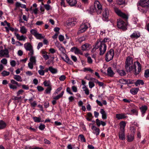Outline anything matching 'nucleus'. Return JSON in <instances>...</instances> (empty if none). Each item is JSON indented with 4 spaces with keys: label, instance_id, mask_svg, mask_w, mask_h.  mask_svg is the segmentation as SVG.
<instances>
[{
    "label": "nucleus",
    "instance_id": "63",
    "mask_svg": "<svg viewBox=\"0 0 149 149\" xmlns=\"http://www.w3.org/2000/svg\"><path fill=\"white\" fill-rule=\"evenodd\" d=\"M66 91L70 95H73V93L71 92L70 88L69 87H67L66 89Z\"/></svg>",
    "mask_w": 149,
    "mask_h": 149
},
{
    "label": "nucleus",
    "instance_id": "44",
    "mask_svg": "<svg viewBox=\"0 0 149 149\" xmlns=\"http://www.w3.org/2000/svg\"><path fill=\"white\" fill-rule=\"evenodd\" d=\"M52 89V88L51 86L47 87L45 91V92L47 94H50L51 93V91Z\"/></svg>",
    "mask_w": 149,
    "mask_h": 149
},
{
    "label": "nucleus",
    "instance_id": "26",
    "mask_svg": "<svg viewBox=\"0 0 149 149\" xmlns=\"http://www.w3.org/2000/svg\"><path fill=\"white\" fill-rule=\"evenodd\" d=\"M139 90V88H132L130 89V92L132 94L135 95L137 94Z\"/></svg>",
    "mask_w": 149,
    "mask_h": 149
},
{
    "label": "nucleus",
    "instance_id": "18",
    "mask_svg": "<svg viewBox=\"0 0 149 149\" xmlns=\"http://www.w3.org/2000/svg\"><path fill=\"white\" fill-rule=\"evenodd\" d=\"M66 1L71 6H74L77 3L76 0H66Z\"/></svg>",
    "mask_w": 149,
    "mask_h": 149
},
{
    "label": "nucleus",
    "instance_id": "20",
    "mask_svg": "<svg viewBox=\"0 0 149 149\" xmlns=\"http://www.w3.org/2000/svg\"><path fill=\"white\" fill-rule=\"evenodd\" d=\"M102 45L101 41L100 40H97L95 43V47H94V49H95L99 48L101 45Z\"/></svg>",
    "mask_w": 149,
    "mask_h": 149
},
{
    "label": "nucleus",
    "instance_id": "25",
    "mask_svg": "<svg viewBox=\"0 0 149 149\" xmlns=\"http://www.w3.org/2000/svg\"><path fill=\"white\" fill-rule=\"evenodd\" d=\"M6 124L3 120H0V130H2L6 128Z\"/></svg>",
    "mask_w": 149,
    "mask_h": 149
},
{
    "label": "nucleus",
    "instance_id": "45",
    "mask_svg": "<svg viewBox=\"0 0 149 149\" xmlns=\"http://www.w3.org/2000/svg\"><path fill=\"white\" fill-rule=\"evenodd\" d=\"M34 121L36 122H41V118L40 117H33Z\"/></svg>",
    "mask_w": 149,
    "mask_h": 149
},
{
    "label": "nucleus",
    "instance_id": "4",
    "mask_svg": "<svg viewBox=\"0 0 149 149\" xmlns=\"http://www.w3.org/2000/svg\"><path fill=\"white\" fill-rule=\"evenodd\" d=\"M94 6L97 13L98 14H100L102 11V8L99 2L97 1H95Z\"/></svg>",
    "mask_w": 149,
    "mask_h": 149
},
{
    "label": "nucleus",
    "instance_id": "33",
    "mask_svg": "<svg viewBox=\"0 0 149 149\" xmlns=\"http://www.w3.org/2000/svg\"><path fill=\"white\" fill-rule=\"evenodd\" d=\"M30 62L36 65V57L34 56H31L30 58Z\"/></svg>",
    "mask_w": 149,
    "mask_h": 149
},
{
    "label": "nucleus",
    "instance_id": "57",
    "mask_svg": "<svg viewBox=\"0 0 149 149\" xmlns=\"http://www.w3.org/2000/svg\"><path fill=\"white\" fill-rule=\"evenodd\" d=\"M38 72L39 74L41 76H43L45 74V71L43 70H40L38 71Z\"/></svg>",
    "mask_w": 149,
    "mask_h": 149
},
{
    "label": "nucleus",
    "instance_id": "17",
    "mask_svg": "<svg viewBox=\"0 0 149 149\" xmlns=\"http://www.w3.org/2000/svg\"><path fill=\"white\" fill-rule=\"evenodd\" d=\"M119 136L120 140H124L125 139L124 131H120L119 133Z\"/></svg>",
    "mask_w": 149,
    "mask_h": 149
},
{
    "label": "nucleus",
    "instance_id": "43",
    "mask_svg": "<svg viewBox=\"0 0 149 149\" xmlns=\"http://www.w3.org/2000/svg\"><path fill=\"white\" fill-rule=\"evenodd\" d=\"M1 74L3 76L5 77L9 75L10 74V72H7L5 70H3L1 72Z\"/></svg>",
    "mask_w": 149,
    "mask_h": 149
},
{
    "label": "nucleus",
    "instance_id": "41",
    "mask_svg": "<svg viewBox=\"0 0 149 149\" xmlns=\"http://www.w3.org/2000/svg\"><path fill=\"white\" fill-rule=\"evenodd\" d=\"M59 50L61 51L62 53L63 54L65 55V53H66V51L65 48L62 46H61L59 47Z\"/></svg>",
    "mask_w": 149,
    "mask_h": 149
},
{
    "label": "nucleus",
    "instance_id": "2",
    "mask_svg": "<svg viewBox=\"0 0 149 149\" xmlns=\"http://www.w3.org/2000/svg\"><path fill=\"white\" fill-rule=\"evenodd\" d=\"M114 50L111 49L107 52L105 56V60L107 62H109L111 60L114 56Z\"/></svg>",
    "mask_w": 149,
    "mask_h": 149
},
{
    "label": "nucleus",
    "instance_id": "19",
    "mask_svg": "<svg viewBox=\"0 0 149 149\" xmlns=\"http://www.w3.org/2000/svg\"><path fill=\"white\" fill-rule=\"evenodd\" d=\"M100 112L102 115V118L103 119H106L107 118V114L103 109H101Z\"/></svg>",
    "mask_w": 149,
    "mask_h": 149
},
{
    "label": "nucleus",
    "instance_id": "62",
    "mask_svg": "<svg viewBox=\"0 0 149 149\" xmlns=\"http://www.w3.org/2000/svg\"><path fill=\"white\" fill-rule=\"evenodd\" d=\"M1 62L3 64L6 65L7 63V60L6 58L3 59L1 61Z\"/></svg>",
    "mask_w": 149,
    "mask_h": 149
},
{
    "label": "nucleus",
    "instance_id": "29",
    "mask_svg": "<svg viewBox=\"0 0 149 149\" xmlns=\"http://www.w3.org/2000/svg\"><path fill=\"white\" fill-rule=\"evenodd\" d=\"M134 139L133 134H129L127 136V141L129 142L132 141Z\"/></svg>",
    "mask_w": 149,
    "mask_h": 149
},
{
    "label": "nucleus",
    "instance_id": "60",
    "mask_svg": "<svg viewBox=\"0 0 149 149\" xmlns=\"http://www.w3.org/2000/svg\"><path fill=\"white\" fill-rule=\"evenodd\" d=\"M22 88L23 89L25 90H28L29 88V86L27 85H26L24 84H23L22 85Z\"/></svg>",
    "mask_w": 149,
    "mask_h": 149
},
{
    "label": "nucleus",
    "instance_id": "59",
    "mask_svg": "<svg viewBox=\"0 0 149 149\" xmlns=\"http://www.w3.org/2000/svg\"><path fill=\"white\" fill-rule=\"evenodd\" d=\"M37 89L39 91H42L44 90L43 88L40 86H38L37 87Z\"/></svg>",
    "mask_w": 149,
    "mask_h": 149
},
{
    "label": "nucleus",
    "instance_id": "16",
    "mask_svg": "<svg viewBox=\"0 0 149 149\" xmlns=\"http://www.w3.org/2000/svg\"><path fill=\"white\" fill-rule=\"evenodd\" d=\"M96 123L98 127H100L101 125L104 126L106 125V123L102 121H100L99 119H97L96 120Z\"/></svg>",
    "mask_w": 149,
    "mask_h": 149
},
{
    "label": "nucleus",
    "instance_id": "47",
    "mask_svg": "<svg viewBox=\"0 0 149 149\" xmlns=\"http://www.w3.org/2000/svg\"><path fill=\"white\" fill-rule=\"evenodd\" d=\"M83 71L84 72H86V71H88L92 73L93 72V70L90 68H84Z\"/></svg>",
    "mask_w": 149,
    "mask_h": 149
},
{
    "label": "nucleus",
    "instance_id": "52",
    "mask_svg": "<svg viewBox=\"0 0 149 149\" xmlns=\"http://www.w3.org/2000/svg\"><path fill=\"white\" fill-rule=\"evenodd\" d=\"M10 82L11 83H12V84H15L18 86H20L19 84L17 82L13 79L11 80Z\"/></svg>",
    "mask_w": 149,
    "mask_h": 149
},
{
    "label": "nucleus",
    "instance_id": "28",
    "mask_svg": "<svg viewBox=\"0 0 149 149\" xmlns=\"http://www.w3.org/2000/svg\"><path fill=\"white\" fill-rule=\"evenodd\" d=\"M15 34L16 36L17 39L19 40H25V38L23 35L20 36L19 35L16 33H15Z\"/></svg>",
    "mask_w": 149,
    "mask_h": 149
},
{
    "label": "nucleus",
    "instance_id": "40",
    "mask_svg": "<svg viewBox=\"0 0 149 149\" xmlns=\"http://www.w3.org/2000/svg\"><path fill=\"white\" fill-rule=\"evenodd\" d=\"M78 139H80L81 141L85 142L86 139L84 137V135L82 134L78 136Z\"/></svg>",
    "mask_w": 149,
    "mask_h": 149
},
{
    "label": "nucleus",
    "instance_id": "8",
    "mask_svg": "<svg viewBox=\"0 0 149 149\" xmlns=\"http://www.w3.org/2000/svg\"><path fill=\"white\" fill-rule=\"evenodd\" d=\"M115 11L116 13L119 16L124 19H127L128 16L125 14L123 13L121 11L117 8L115 9Z\"/></svg>",
    "mask_w": 149,
    "mask_h": 149
},
{
    "label": "nucleus",
    "instance_id": "50",
    "mask_svg": "<svg viewBox=\"0 0 149 149\" xmlns=\"http://www.w3.org/2000/svg\"><path fill=\"white\" fill-rule=\"evenodd\" d=\"M86 38L85 36H83L82 37L79 38L78 39V41L80 43H81L83 41L86 40Z\"/></svg>",
    "mask_w": 149,
    "mask_h": 149
},
{
    "label": "nucleus",
    "instance_id": "32",
    "mask_svg": "<svg viewBox=\"0 0 149 149\" xmlns=\"http://www.w3.org/2000/svg\"><path fill=\"white\" fill-rule=\"evenodd\" d=\"M90 45L89 44L86 43L83 45L81 46V49L83 51H85L88 49L90 46Z\"/></svg>",
    "mask_w": 149,
    "mask_h": 149
},
{
    "label": "nucleus",
    "instance_id": "23",
    "mask_svg": "<svg viewBox=\"0 0 149 149\" xmlns=\"http://www.w3.org/2000/svg\"><path fill=\"white\" fill-rule=\"evenodd\" d=\"M108 75L110 77H113L114 74V73L112 70L111 68L109 67L107 70Z\"/></svg>",
    "mask_w": 149,
    "mask_h": 149
},
{
    "label": "nucleus",
    "instance_id": "5",
    "mask_svg": "<svg viewBox=\"0 0 149 149\" xmlns=\"http://www.w3.org/2000/svg\"><path fill=\"white\" fill-rule=\"evenodd\" d=\"M117 25L118 28L123 30H125L127 29V24L121 19L118 20Z\"/></svg>",
    "mask_w": 149,
    "mask_h": 149
},
{
    "label": "nucleus",
    "instance_id": "21",
    "mask_svg": "<svg viewBox=\"0 0 149 149\" xmlns=\"http://www.w3.org/2000/svg\"><path fill=\"white\" fill-rule=\"evenodd\" d=\"M126 125V123L125 122L123 121H121L120 123V131H124Z\"/></svg>",
    "mask_w": 149,
    "mask_h": 149
},
{
    "label": "nucleus",
    "instance_id": "12",
    "mask_svg": "<svg viewBox=\"0 0 149 149\" xmlns=\"http://www.w3.org/2000/svg\"><path fill=\"white\" fill-rule=\"evenodd\" d=\"M139 109L141 113L142 116L143 117L148 109L147 106L145 105L142 106L140 107Z\"/></svg>",
    "mask_w": 149,
    "mask_h": 149
},
{
    "label": "nucleus",
    "instance_id": "37",
    "mask_svg": "<svg viewBox=\"0 0 149 149\" xmlns=\"http://www.w3.org/2000/svg\"><path fill=\"white\" fill-rule=\"evenodd\" d=\"M37 39H40L44 38V37L42 36L41 34H40L38 32L37 33L36 36H35Z\"/></svg>",
    "mask_w": 149,
    "mask_h": 149
},
{
    "label": "nucleus",
    "instance_id": "64",
    "mask_svg": "<svg viewBox=\"0 0 149 149\" xmlns=\"http://www.w3.org/2000/svg\"><path fill=\"white\" fill-rule=\"evenodd\" d=\"M71 58L74 62H76L77 61V59L75 56L73 55H71Z\"/></svg>",
    "mask_w": 149,
    "mask_h": 149
},
{
    "label": "nucleus",
    "instance_id": "30",
    "mask_svg": "<svg viewBox=\"0 0 149 149\" xmlns=\"http://www.w3.org/2000/svg\"><path fill=\"white\" fill-rule=\"evenodd\" d=\"M49 70L53 74L56 73L57 72V69L54 68L51 66L49 67Z\"/></svg>",
    "mask_w": 149,
    "mask_h": 149
},
{
    "label": "nucleus",
    "instance_id": "61",
    "mask_svg": "<svg viewBox=\"0 0 149 149\" xmlns=\"http://www.w3.org/2000/svg\"><path fill=\"white\" fill-rule=\"evenodd\" d=\"M34 64L32 63L29 62L28 64V66L30 69H32L33 68V65Z\"/></svg>",
    "mask_w": 149,
    "mask_h": 149
},
{
    "label": "nucleus",
    "instance_id": "55",
    "mask_svg": "<svg viewBox=\"0 0 149 149\" xmlns=\"http://www.w3.org/2000/svg\"><path fill=\"white\" fill-rule=\"evenodd\" d=\"M144 76L146 77H149V69L146 70L144 73Z\"/></svg>",
    "mask_w": 149,
    "mask_h": 149
},
{
    "label": "nucleus",
    "instance_id": "7",
    "mask_svg": "<svg viewBox=\"0 0 149 149\" xmlns=\"http://www.w3.org/2000/svg\"><path fill=\"white\" fill-rule=\"evenodd\" d=\"M107 46L105 44H102L100 47L99 54L100 56H102L104 54L107 50Z\"/></svg>",
    "mask_w": 149,
    "mask_h": 149
},
{
    "label": "nucleus",
    "instance_id": "36",
    "mask_svg": "<svg viewBox=\"0 0 149 149\" xmlns=\"http://www.w3.org/2000/svg\"><path fill=\"white\" fill-rule=\"evenodd\" d=\"M64 93V91H62L61 93L59 94V95H58L57 96H56V97L54 98V99L56 100H58L60 98L62 97Z\"/></svg>",
    "mask_w": 149,
    "mask_h": 149
},
{
    "label": "nucleus",
    "instance_id": "34",
    "mask_svg": "<svg viewBox=\"0 0 149 149\" xmlns=\"http://www.w3.org/2000/svg\"><path fill=\"white\" fill-rule=\"evenodd\" d=\"M14 78L18 81L21 82L22 81V79L21 77L19 75H15L14 76Z\"/></svg>",
    "mask_w": 149,
    "mask_h": 149
},
{
    "label": "nucleus",
    "instance_id": "24",
    "mask_svg": "<svg viewBox=\"0 0 149 149\" xmlns=\"http://www.w3.org/2000/svg\"><path fill=\"white\" fill-rule=\"evenodd\" d=\"M24 47L27 51L30 50L32 49V47L30 43L25 44L24 45Z\"/></svg>",
    "mask_w": 149,
    "mask_h": 149
},
{
    "label": "nucleus",
    "instance_id": "22",
    "mask_svg": "<svg viewBox=\"0 0 149 149\" xmlns=\"http://www.w3.org/2000/svg\"><path fill=\"white\" fill-rule=\"evenodd\" d=\"M116 71L118 74L121 76H124L126 74V72L124 70H120L117 69Z\"/></svg>",
    "mask_w": 149,
    "mask_h": 149
},
{
    "label": "nucleus",
    "instance_id": "27",
    "mask_svg": "<svg viewBox=\"0 0 149 149\" xmlns=\"http://www.w3.org/2000/svg\"><path fill=\"white\" fill-rule=\"evenodd\" d=\"M111 41V40L109 38H105L101 42L102 44H105L107 45V44H108Z\"/></svg>",
    "mask_w": 149,
    "mask_h": 149
},
{
    "label": "nucleus",
    "instance_id": "39",
    "mask_svg": "<svg viewBox=\"0 0 149 149\" xmlns=\"http://www.w3.org/2000/svg\"><path fill=\"white\" fill-rule=\"evenodd\" d=\"M94 130L95 131V134L97 136L100 133V130L99 128H97L95 127L94 126Z\"/></svg>",
    "mask_w": 149,
    "mask_h": 149
},
{
    "label": "nucleus",
    "instance_id": "14",
    "mask_svg": "<svg viewBox=\"0 0 149 149\" xmlns=\"http://www.w3.org/2000/svg\"><path fill=\"white\" fill-rule=\"evenodd\" d=\"M116 117L118 120L124 119L127 117L126 114L121 113L116 114Z\"/></svg>",
    "mask_w": 149,
    "mask_h": 149
},
{
    "label": "nucleus",
    "instance_id": "48",
    "mask_svg": "<svg viewBox=\"0 0 149 149\" xmlns=\"http://www.w3.org/2000/svg\"><path fill=\"white\" fill-rule=\"evenodd\" d=\"M43 84L45 86L48 87L51 86L50 84L49 81H45L43 82Z\"/></svg>",
    "mask_w": 149,
    "mask_h": 149
},
{
    "label": "nucleus",
    "instance_id": "56",
    "mask_svg": "<svg viewBox=\"0 0 149 149\" xmlns=\"http://www.w3.org/2000/svg\"><path fill=\"white\" fill-rule=\"evenodd\" d=\"M9 86L10 88L13 89H16L17 88V87L16 86L12 84H9Z\"/></svg>",
    "mask_w": 149,
    "mask_h": 149
},
{
    "label": "nucleus",
    "instance_id": "35",
    "mask_svg": "<svg viewBox=\"0 0 149 149\" xmlns=\"http://www.w3.org/2000/svg\"><path fill=\"white\" fill-rule=\"evenodd\" d=\"M86 119L88 121H90L91 120L93 116L91 113L90 112L88 113L87 115Z\"/></svg>",
    "mask_w": 149,
    "mask_h": 149
},
{
    "label": "nucleus",
    "instance_id": "3",
    "mask_svg": "<svg viewBox=\"0 0 149 149\" xmlns=\"http://www.w3.org/2000/svg\"><path fill=\"white\" fill-rule=\"evenodd\" d=\"M88 23H82L80 26L77 34H79L84 32L88 28Z\"/></svg>",
    "mask_w": 149,
    "mask_h": 149
},
{
    "label": "nucleus",
    "instance_id": "42",
    "mask_svg": "<svg viewBox=\"0 0 149 149\" xmlns=\"http://www.w3.org/2000/svg\"><path fill=\"white\" fill-rule=\"evenodd\" d=\"M119 82L123 84H127V80L124 79H121L119 80Z\"/></svg>",
    "mask_w": 149,
    "mask_h": 149
},
{
    "label": "nucleus",
    "instance_id": "1",
    "mask_svg": "<svg viewBox=\"0 0 149 149\" xmlns=\"http://www.w3.org/2000/svg\"><path fill=\"white\" fill-rule=\"evenodd\" d=\"M125 67L127 72H134L136 75L140 72L141 68L139 62L134 61L132 57L129 56L126 58Z\"/></svg>",
    "mask_w": 149,
    "mask_h": 149
},
{
    "label": "nucleus",
    "instance_id": "38",
    "mask_svg": "<svg viewBox=\"0 0 149 149\" xmlns=\"http://www.w3.org/2000/svg\"><path fill=\"white\" fill-rule=\"evenodd\" d=\"M20 31L22 33L24 34L26 32L27 30L24 26H23L20 27Z\"/></svg>",
    "mask_w": 149,
    "mask_h": 149
},
{
    "label": "nucleus",
    "instance_id": "58",
    "mask_svg": "<svg viewBox=\"0 0 149 149\" xmlns=\"http://www.w3.org/2000/svg\"><path fill=\"white\" fill-rule=\"evenodd\" d=\"M66 77L65 75H62L59 78V79L61 81H64L66 79Z\"/></svg>",
    "mask_w": 149,
    "mask_h": 149
},
{
    "label": "nucleus",
    "instance_id": "6",
    "mask_svg": "<svg viewBox=\"0 0 149 149\" xmlns=\"http://www.w3.org/2000/svg\"><path fill=\"white\" fill-rule=\"evenodd\" d=\"M109 10L107 8L104 9L102 13V19L104 21H108L109 15Z\"/></svg>",
    "mask_w": 149,
    "mask_h": 149
},
{
    "label": "nucleus",
    "instance_id": "15",
    "mask_svg": "<svg viewBox=\"0 0 149 149\" xmlns=\"http://www.w3.org/2000/svg\"><path fill=\"white\" fill-rule=\"evenodd\" d=\"M71 51L74 52L76 54H82L81 51L78 48L75 47H73L71 49Z\"/></svg>",
    "mask_w": 149,
    "mask_h": 149
},
{
    "label": "nucleus",
    "instance_id": "46",
    "mask_svg": "<svg viewBox=\"0 0 149 149\" xmlns=\"http://www.w3.org/2000/svg\"><path fill=\"white\" fill-rule=\"evenodd\" d=\"M94 82L100 86H102L103 85V82H100L97 80L94 79Z\"/></svg>",
    "mask_w": 149,
    "mask_h": 149
},
{
    "label": "nucleus",
    "instance_id": "49",
    "mask_svg": "<svg viewBox=\"0 0 149 149\" xmlns=\"http://www.w3.org/2000/svg\"><path fill=\"white\" fill-rule=\"evenodd\" d=\"M83 89L85 91V93L86 94L88 95L89 94V91L85 85H84L83 86Z\"/></svg>",
    "mask_w": 149,
    "mask_h": 149
},
{
    "label": "nucleus",
    "instance_id": "13",
    "mask_svg": "<svg viewBox=\"0 0 149 149\" xmlns=\"http://www.w3.org/2000/svg\"><path fill=\"white\" fill-rule=\"evenodd\" d=\"M65 59H64L63 57L62 56L61 57V58L63 59V60L66 62V63H68L69 64L72 65L73 64V62L70 60V59L68 57V55L66 54H65Z\"/></svg>",
    "mask_w": 149,
    "mask_h": 149
},
{
    "label": "nucleus",
    "instance_id": "11",
    "mask_svg": "<svg viewBox=\"0 0 149 149\" xmlns=\"http://www.w3.org/2000/svg\"><path fill=\"white\" fill-rule=\"evenodd\" d=\"M140 36V32L138 31H134L131 35L130 36L132 39H137L139 38Z\"/></svg>",
    "mask_w": 149,
    "mask_h": 149
},
{
    "label": "nucleus",
    "instance_id": "54",
    "mask_svg": "<svg viewBox=\"0 0 149 149\" xmlns=\"http://www.w3.org/2000/svg\"><path fill=\"white\" fill-rule=\"evenodd\" d=\"M24 92V91L22 89L19 90L17 93V96H19L20 95H22Z\"/></svg>",
    "mask_w": 149,
    "mask_h": 149
},
{
    "label": "nucleus",
    "instance_id": "51",
    "mask_svg": "<svg viewBox=\"0 0 149 149\" xmlns=\"http://www.w3.org/2000/svg\"><path fill=\"white\" fill-rule=\"evenodd\" d=\"M131 112L132 114L135 115L136 116L138 115V111H137L135 109H133L131 110Z\"/></svg>",
    "mask_w": 149,
    "mask_h": 149
},
{
    "label": "nucleus",
    "instance_id": "9",
    "mask_svg": "<svg viewBox=\"0 0 149 149\" xmlns=\"http://www.w3.org/2000/svg\"><path fill=\"white\" fill-rule=\"evenodd\" d=\"M8 51L7 49L5 48L4 50L0 51V57L4 56L6 58L9 57Z\"/></svg>",
    "mask_w": 149,
    "mask_h": 149
},
{
    "label": "nucleus",
    "instance_id": "10",
    "mask_svg": "<svg viewBox=\"0 0 149 149\" xmlns=\"http://www.w3.org/2000/svg\"><path fill=\"white\" fill-rule=\"evenodd\" d=\"M140 5L143 7L148 6H149V0H142L139 2Z\"/></svg>",
    "mask_w": 149,
    "mask_h": 149
},
{
    "label": "nucleus",
    "instance_id": "31",
    "mask_svg": "<svg viewBox=\"0 0 149 149\" xmlns=\"http://www.w3.org/2000/svg\"><path fill=\"white\" fill-rule=\"evenodd\" d=\"M134 84L136 86H138L140 84L143 85L144 83L143 80L140 79H138L134 83Z\"/></svg>",
    "mask_w": 149,
    "mask_h": 149
},
{
    "label": "nucleus",
    "instance_id": "53",
    "mask_svg": "<svg viewBox=\"0 0 149 149\" xmlns=\"http://www.w3.org/2000/svg\"><path fill=\"white\" fill-rule=\"evenodd\" d=\"M30 32L33 35L35 36L38 32L36 30L33 29L31 30Z\"/></svg>",
    "mask_w": 149,
    "mask_h": 149
}]
</instances>
